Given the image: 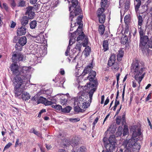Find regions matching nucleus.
Wrapping results in <instances>:
<instances>
[{
	"label": "nucleus",
	"mask_w": 152,
	"mask_h": 152,
	"mask_svg": "<svg viewBox=\"0 0 152 152\" xmlns=\"http://www.w3.org/2000/svg\"><path fill=\"white\" fill-rule=\"evenodd\" d=\"M92 65H90L85 68L82 74L83 76H84L86 74L90 72L89 76L87 77L86 80H89L90 82L87 83L85 87H87L88 89H90L88 93L89 99L86 98L85 95H81L79 98H75L74 102V110L75 111L79 112L87 108L90 104L92 100V97L94 92L96 91L98 83L97 81L95 80L96 76V72L91 70Z\"/></svg>",
	"instance_id": "f257e3e1"
},
{
	"label": "nucleus",
	"mask_w": 152,
	"mask_h": 152,
	"mask_svg": "<svg viewBox=\"0 0 152 152\" xmlns=\"http://www.w3.org/2000/svg\"><path fill=\"white\" fill-rule=\"evenodd\" d=\"M145 68L137 61L134 62L132 65L131 72L134 75V78L138 81L139 86L145 74Z\"/></svg>",
	"instance_id": "f03ea898"
},
{
	"label": "nucleus",
	"mask_w": 152,
	"mask_h": 152,
	"mask_svg": "<svg viewBox=\"0 0 152 152\" xmlns=\"http://www.w3.org/2000/svg\"><path fill=\"white\" fill-rule=\"evenodd\" d=\"M10 69L12 74L16 75L15 77L17 76L21 78L20 76H23L22 78H24L23 79H24L25 78L27 79L30 76V75L28 74L30 71L28 67H19L16 63H14L11 65Z\"/></svg>",
	"instance_id": "7ed1b4c3"
},
{
	"label": "nucleus",
	"mask_w": 152,
	"mask_h": 152,
	"mask_svg": "<svg viewBox=\"0 0 152 152\" xmlns=\"http://www.w3.org/2000/svg\"><path fill=\"white\" fill-rule=\"evenodd\" d=\"M131 130L133 132L132 137L130 139H126L124 140L123 144L126 146L128 145V147L130 148L133 147L137 141V138L136 137L137 136H141L142 137V133L140 129L135 125L132 127Z\"/></svg>",
	"instance_id": "20e7f679"
},
{
	"label": "nucleus",
	"mask_w": 152,
	"mask_h": 152,
	"mask_svg": "<svg viewBox=\"0 0 152 152\" xmlns=\"http://www.w3.org/2000/svg\"><path fill=\"white\" fill-rule=\"evenodd\" d=\"M13 81L15 86L14 92L15 96H18L24 90L23 87L22 86L24 81L22 79L17 76L14 78Z\"/></svg>",
	"instance_id": "39448f33"
},
{
	"label": "nucleus",
	"mask_w": 152,
	"mask_h": 152,
	"mask_svg": "<svg viewBox=\"0 0 152 152\" xmlns=\"http://www.w3.org/2000/svg\"><path fill=\"white\" fill-rule=\"evenodd\" d=\"M108 141L109 142L106 145L105 148L108 151L113 152L116 145L115 136L114 135L110 136L108 139Z\"/></svg>",
	"instance_id": "423d86ee"
},
{
	"label": "nucleus",
	"mask_w": 152,
	"mask_h": 152,
	"mask_svg": "<svg viewBox=\"0 0 152 152\" xmlns=\"http://www.w3.org/2000/svg\"><path fill=\"white\" fill-rule=\"evenodd\" d=\"M69 11L70 12L69 19L71 20V28L70 29V31H72L73 30V29L72 28L74 27L75 26V25L76 24V23H73V24H75V25H72V19L75 16H76L77 15H78L79 13L81 12V10L79 7H76L73 10L72 9V10H70L69 9Z\"/></svg>",
	"instance_id": "0eeeda50"
},
{
	"label": "nucleus",
	"mask_w": 152,
	"mask_h": 152,
	"mask_svg": "<svg viewBox=\"0 0 152 152\" xmlns=\"http://www.w3.org/2000/svg\"><path fill=\"white\" fill-rule=\"evenodd\" d=\"M27 42V39L26 37H21L18 40V43L15 45V48L17 50H21L22 47Z\"/></svg>",
	"instance_id": "6e6552de"
},
{
	"label": "nucleus",
	"mask_w": 152,
	"mask_h": 152,
	"mask_svg": "<svg viewBox=\"0 0 152 152\" xmlns=\"http://www.w3.org/2000/svg\"><path fill=\"white\" fill-rule=\"evenodd\" d=\"M104 11V10L99 9L97 13V16L99 18V22L101 23H103L105 19V15L103 13Z\"/></svg>",
	"instance_id": "1a4fd4ad"
},
{
	"label": "nucleus",
	"mask_w": 152,
	"mask_h": 152,
	"mask_svg": "<svg viewBox=\"0 0 152 152\" xmlns=\"http://www.w3.org/2000/svg\"><path fill=\"white\" fill-rule=\"evenodd\" d=\"M148 41V38L147 36H144L140 37V46L141 47L143 52L144 50L145 51L144 49L145 48L144 46L146 45L147 42Z\"/></svg>",
	"instance_id": "9d476101"
},
{
	"label": "nucleus",
	"mask_w": 152,
	"mask_h": 152,
	"mask_svg": "<svg viewBox=\"0 0 152 152\" xmlns=\"http://www.w3.org/2000/svg\"><path fill=\"white\" fill-rule=\"evenodd\" d=\"M23 55L19 53H14L12 57V59L14 62L15 63L17 61H22L23 58Z\"/></svg>",
	"instance_id": "9b49d317"
},
{
	"label": "nucleus",
	"mask_w": 152,
	"mask_h": 152,
	"mask_svg": "<svg viewBox=\"0 0 152 152\" xmlns=\"http://www.w3.org/2000/svg\"><path fill=\"white\" fill-rule=\"evenodd\" d=\"M65 143H64V145H69L71 144L72 147H75L78 144V140L75 138H74L72 139L71 141H69L65 139Z\"/></svg>",
	"instance_id": "f8f14e48"
},
{
	"label": "nucleus",
	"mask_w": 152,
	"mask_h": 152,
	"mask_svg": "<svg viewBox=\"0 0 152 152\" xmlns=\"http://www.w3.org/2000/svg\"><path fill=\"white\" fill-rule=\"evenodd\" d=\"M26 28L24 26H21L18 28L17 31V33L19 35H25L26 33Z\"/></svg>",
	"instance_id": "ddd939ff"
},
{
	"label": "nucleus",
	"mask_w": 152,
	"mask_h": 152,
	"mask_svg": "<svg viewBox=\"0 0 152 152\" xmlns=\"http://www.w3.org/2000/svg\"><path fill=\"white\" fill-rule=\"evenodd\" d=\"M75 33H70L69 34L70 39L69 40V46H71L75 42ZM76 37H75V38Z\"/></svg>",
	"instance_id": "4468645a"
},
{
	"label": "nucleus",
	"mask_w": 152,
	"mask_h": 152,
	"mask_svg": "<svg viewBox=\"0 0 152 152\" xmlns=\"http://www.w3.org/2000/svg\"><path fill=\"white\" fill-rule=\"evenodd\" d=\"M30 97V95L28 93L26 92H23L22 95V98L23 100H28Z\"/></svg>",
	"instance_id": "2eb2a0df"
},
{
	"label": "nucleus",
	"mask_w": 152,
	"mask_h": 152,
	"mask_svg": "<svg viewBox=\"0 0 152 152\" xmlns=\"http://www.w3.org/2000/svg\"><path fill=\"white\" fill-rule=\"evenodd\" d=\"M28 18L26 16L23 17L21 19V23L22 25L25 26L28 23Z\"/></svg>",
	"instance_id": "dca6fc26"
},
{
	"label": "nucleus",
	"mask_w": 152,
	"mask_h": 152,
	"mask_svg": "<svg viewBox=\"0 0 152 152\" xmlns=\"http://www.w3.org/2000/svg\"><path fill=\"white\" fill-rule=\"evenodd\" d=\"M119 64L118 63L115 62L112 66V69L114 72H117L119 69Z\"/></svg>",
	"instance_id": "f3484780"
},
{
	"label": "nucleus",
	"mask_w": 152,
	"mask_h": 152,
	"mask_svg": "<svg viewBox=\"0 0 152 152\" xmlns=\"http://www.w3.org/2000/svg\"><path fill=\"white\" fill-rule=\"evenodd\" d=\"M124 53V51L122 49H120L118 51L117 56V59L118 61L121 60V58L123 57Z\"/></svg>",
	"instance_id": "a211bd4d"
},
{
	"label": "nucleus",
	"mask_w": 152,
	"mask_h": 152,
	"mask_svg": "<svg viewBox=\"0 0 152 152\" xmlns=\"http://www.w3.org/2000/svg\"><path fill=\"white\" fill-rule=\"evenodd\" d=\"M107 0H102L101 3V8H99V9H103L104 11L105 10V7L107 5Z\"/></svg>",
	"instance_id": "6ab92c4d"
},
{
	"label": "nucleus",
	"mask_w": 152,
	"mask_h": 152,
	"mask_svg": "<svg viewBox=\"0 0 152 152\" xmlns=\"http://www.w3.org/2000/svg\"><path fill=\"white\" fill-rule=\"evenodd\" d=\"M138 28H141L142 27L141 26L142 24L143 20L142 17L139 15L138 17Z\"/></svg>",
	"instance_id": "aec40b11"
},
{
	"label": "nucleus",
	"mask_w": 152,
	"mask_h": 152,
	"mask_svg": "<svg viewBox=\"0 0 152 152\" xmlns=\"http://www.w3.org/2000/svg\"><path fill=\"white\" fill-rule=\"evenodd\" d=\"M108 42L107 40L104 41L103 43V47L104 51H106L108 49Z\"/></svg>",
	"instance_id": "412c9836"
},
{
	"label": "nucleus",
	"mask_w": 152,
	"mask_h": 152,
	"mask_svg": "<svg viewBox=\"0 0 152 152\" xmlns=\"http://www.w3.org/2000/svg\"><path fill=\"white\" fill-rule=\"evenodd\" d=\"M82 42H78L77 44L76 45L74 49H76L77 51L79 52L81 50V48L82 46Z\"/></svg>",
	"instance_id": "4be33fe9"
},
{
	"label": "nucleus",
	"mask_w": 152,
	"mask_h": 152,
	"mask_svg": "<svg viewBox=\"0 0 152 152\" xmlns=\"http://www.w3.org/2000/svg\"><path fill=\"white\" fill-rule=\"evenodd\" d=\"M76 151L77 152H86V148L84 146H82L80 148L77 147L76 148Z\"/></svg>",
	"instance_id": "5701e85b"
},
{
	"label": "nucleus",
	"mask_w": 152,
	"mask_h": 152,
	"mask_svg": "<svg viewBox=\"0 0 152 152\" xmlns=\"http://www.w3.org/2000/svg\"><path fill=\"white\" fill-rule=\"evenodd\" d=\"M79 26L77 30L75 32V34L76 35L77 34H77H80L81 33H83V32H82V26L81 25H79Z\"/></svg>",
	"instance_id": "b1692460"
},
{
	"label": "nucleus",
	"mask_w": 152,
	"mask_h": 152,
	"mask_svg": "<svg viewBox=\"0 0 152 152\" xmlns=\"http://www.w3.org/2000/svg\"><path fill=\"white\" fill-rule=\"evenodd\" d=\"M99 31L101 34H103L104 31V26L103 25H101L99 26Z\"/></svg>",
	"instance_id": "393cba45"
},
{
	"label": "nucleus",
	"mask_w": 152,
	"mask_h": 152,
	"mask_svg": "<svg viewBox=\"0 0 152 152\" xmlns=\"http://www.w3.org/2000/svg\"><path fill=\"white\" fill-rule=\"evenodd\" d=\"M129 133V130L128 126L126 125H124V127L123 135L125 136L127 135Z\"/></svg>",
	"instance_id": "a878e982"
},
{
	"label": "nucleus",
	"mask_w": 152,
	"mask_h": 152,
	"mask_svg": "<svg viewBox=\"0 0 152 152\" xmlns=\"http://www.w3.org/2000/svg\"><path fill=\"white\" fill-rule=\"evenodd\" d=\"M45 101V98H43L42 97H40L38 98V100L37 101V104H39L40 103H44Z\"/></svg>",
	"instance_id": "bb28decb"
},
{
	"label": "nucleus",
	"mask_w": 152,
	"mask_h": 152,
	"mask_svg": "<svg viewBox=\"0 0 152 152\" xmlns=\"http://www.w3.org/2000/svg\"><path fill=\"white\" fill-rule=\"evenodd\" d=\"M72 108L69 106H67L66 107L62 108V111L65 113H69L71 110Z\"/></svg>",
	"instance_id": "cd10ccee"
},
{
	"label": "nucleus",
	"mask_w": 152,
	"mask_h": 152,
	"mask_svg": "<svg viewBox=\"0 0 152 152\" xmlns=\"http://www.w3.org/2000/svg\"><path fill=\"white\" fill-rule=\"evenodd\" d=\"M137 3H135V11L137 12V11L138 10V9L140 7L141 4V1H139L136 2Z\"/></svg>",
	"instance_id": "c85d7f7f"
},
{
	"label": "nucleus",
	"mask_w": 152,
	"mask_h": 152,
	"mask_svg": "<svg viewBox=\"0 0 152 152\" xmlns=\"http://www.w3.org/2000/svg\"><path fill=\"white\" fill-rule=\"evenodd\" d=\"M30 27L31 28H34L37 26V22L35 20L33 21L30 23Z\"/></svg>",
	"instance_id": "c756f323"
},
{
	"label": "nucleus",
	"mask_w": 152,
	"mask_h": 152,
	"mask_svg": "<svg viewBox=\"0 0 152 152\" xmlns=\"http://www.w3.org/2000/svg\"><path fill=\"white\" fill-rule=\"evenodd\" d=\"M33 8L32 7H28L26 8V14L28 15V14L30 13H31L32 11V9Z\"/></svg>",
	"instance_id": "7c9ffc66"
},
{
	"label": "nucleus",
	"mask_w": 152,
	"mask_h": 152,
	"mask_svg": "<svg viewBox=\"0 0 152 152\" xmlns=\"http://www.w3.org/2000/svg\"><path fill=\"white\" fill-rule=\"evenodd\" d=\"M26 6L25 2L23 0H20L18 4V7H24Z\"/></svg>",
	"instance_id": "2f4dec72"
},
{
	"label": "nucleus",
	"mask_w": 152,
	"mask_h": 152,
	"mask_svg": "<svg viewBox=\"0 0 152 152\" xmlns=\"http://www.w3.org/2000/svg\"><path fill=\"white\" fill-rule=\"evenodd\" d=\"M91 52V49L89 47L86 48L85 49V53L86 55L87 56Z\"/></svg>",
	"instance_id": "473e14b6"
},
{
	"label": "nucleus",
	"mask_w": 152,
	"mask_h": 152,
	"mask_svg": "<svg viewBox=\"0 0 152 152\" xmlns=\"http://www.w3.org/2000/svg\"><path fill=\"white\" fill-rule=\"evenodd\" d=\"M79 36L77 38V40L78 41L80 40H82L83 39L84 37V35L83 33H81L80 34H79Z\"/></svg>",
	"instance_id": "72a5a7b5"
},
{
	"label": "nucleus",
	"mask_w": 152,
	"mask_h": 152,
	"mask_svg": "<svg viewBox=\"0 0 152 152\" xmlns=\"http://www.w3.org/2000/svg\"><path fill=\"white\" fill-rule=\"evenodd\" d=\"M34 39L37 42H40L41 41V38L39 36L34 37Z\"/></svg>",
	"instance_id": "f704fd0d"
},
{
	"label": "nucleus",
	"mask_w": 152,
	"mask_h": 152,
	"mask_svg": "<svg viewBox=\"0 0 152 152\" xmlns=\"http://www.w3.org/2000/svg\"><path fill=\"white\" fill-rule=\"evenodd\" d=\"M28 18H29L30 19H32L34 16V12H32L31 13H29L28 14Z\"/></svg>",
	"instance_id": "c9c22d12"
},
{
	"label": "nucleus",
	"mask_w": 152,
	"mask_h": 152,
	"mask_svg": "<svg viewBox=\"0 0 152 152\" xmlns=\"http://www.w3.org/2000/svg\"><path fill=\"white\" fill-rule=\"evenodd\" d=\"M129 18L130 15H126L125 16L124 18V22L126 23L127 24L129 22Z\"/></svg>",
	"instance_id": "e433bc0d"
},
{
	"label": "nucleus",
	"mask_w": 152,
	"mask_h": 152,
	"mask_svg": "<svg viewBox=\"0 0 152 152\" xmlns=\"http://www.w3.org/2000/svg\"><path fill=\"white\" fill-rule=\"evenodd\" d=\"M52 107L55 108V109L56 110H62V109L61 106L59 105H52Z\"/></svg>",
	"instance_id": "4c0bfd02"
},
{
	"label": "nucleus",
	"mask_w": 152,
	"mask_h": 152,
	"mask_svg": "<svg viewBox=\"0 0 152 152\" xmlns=\"http://www.w3.org/2000/svg\"><path fill=\"white\" fill-rule=\"evenodd\" d=\"M52 102L51 101H48L46 98H45V102L44 103V104L47 106V105H51L52 104Z\"/></svg>",
	"instance_id": "58836bf2"
},
{
	"label": "nucleus",
	"mask_w": 152,
	"mask_h": 152,
	"mask_svg": "<svg viewBox=\"0 0 152 152\" xmlns=\"http://www.w3.org/2000/svg\"><path fill=\"white\" fill-rule=\"evenodd\" d=\"M82 18V16L81 15L79 16L77 18V23L78 25H81V23Z\"/></svg>",
	"instance_id": "ea45409f"
},
{
	"label": "nucleus",
	"mask_w": 152,
	"mask_h": 152,
	"mask_svg": "<svg viewBox=\"0 0 152 152\" xmlns=\"http://www.w3.org/2000/svg\"><path fill=\"white\" fill-rule=\"evenodd\" d=\"M80 119L78 118H70L69 119V120L71 122H77L79 121Z\"/></svg>",
	"instance_id": "a19ab883"
},
{
	"label": "nucleus",
	"mask_w": 152,
	"mask_h": 152,
	"mask_svg": "<svg viewBox=\"0 0 152 152\" xmlns=\"http://www.w3.org/2000/svg\"><path fill=\"white\" fill-rule=\"evenodd\" d=\"M61 104V105H64L67 103V100L65 99H61L60 101Z\"/></svg>",
	"instance_id": "79ce46f5"
},
{
	"label": "nucleus",
	"mask_w": 152,
	"mask_h": 152,
	"mask_svg": "<svg viewBox=\"0 0 152 152\" xmlns=\"http://www.w3.org/2000/svg\"><path fill=\"white\" fill-rule=\"evenodd\" d=\"M139 32L140 35V37L144 36V32L143 30L142 29V28H139Z\"/></svg>",
	"instance_id": "37998d69"
},
{
	"label": "nucleus",
	"mask_w": 152,
	"mask_h": 152,
	"mask_svg": "<svg viewBox=\"0 0 152 152\" xmlns=\"http://www.w3.org/2000/svg\"><path fill=\"white\" fill-rule=\"evenodd\" d=\"M110 59L112 61L115 62V55L114 54L111 55V56L110 58Z\"/></svg>",
	"instance_id": "c03bdc74"
},
{
	"label": "nucleus",
	"mask_w": 152,
	"mask_h": 152,
	"mask_svg": "<svg viewBox=\"0 0 152 152\" xmlns=\"http://www.w3.org/2000/svg\"><path fill=\"white\" fill-rule=\"evenodd\" d=\"M115 63V62L112 61L111 60L109 59L108 62V65L109 66H111Z\"/></svg>",
	"instance_id": "a18cd8bd"
},
{
	"label": "nucleus",
	"mask_w": 152,
	"mask_h": 152,
	"mask_svg": "<svg viewBox=\"0 0 152 152\" xmlns=\"http://www.w3.org/2000/svg\"><path fill=\"white\" fill-rule=\"evenodd\" d=\"M34 134L37 135V136L40 137L41 136V133L35 130L34 131Z\"/></svg>",
	"instance_id": "49530a36"
},
{
	"label": "nucleus",
	"mask_w": 152,
	"mask_h": 152,
	"mask_svg": "<svg viewBox=\"0 0 152 152\" xmlns=\"http://www.w3.org/2000/svg\"><path fill=\"white\" fill-rule=\"evenodd\" d=\"M129 32V35H130L131 33H130V31L129 32V29L128 28H126L125 31H124V34H125L126 36H128L127 35V34H128V33Z\"/></svg>",
	"instance_id": "de8ad7c7"
},
{
	"label": "nucleus",
	"mask_w": 152,
	"mask_h": 152,
	"mask_svg": "<svg viewBox=\"0 0 152 152\" xmlns=\"http://www.w3.org/2000/svg\"><path fill=\"white\" fill-rule=\"evenodd\" d=\"M121 117L118 118H116V123L118 124L119 125L121 123Z\"/></svg>",
	"instance_id": "09e8293b"
},
{
	"label": "nucleus",
	"mask_w": 152,
	"mask_h": 152,
	"mask_svg": "<svg viewBox=\"0 0 152 152\" xmlns=\"http://www.w3.org/2000/svg\"><path fill=\"white\" fill-rule=\"evenodd\" d=\"M12 144L10 143H8L4 147V150L7 149L8 148H9L10 147L11 145Z\"/></svg>",
	"instance_id": "8fccbe9b"
},
{
	"label": "nucleus",
	"mask_w": 152,
	"mask_h": 152,
	"mask_svg": "<svg viewBox=\"0 0 152 152\" xmlns=\"http://www.w3.org/2000/svg\"><path fill=\"white\" fill-rule=\"evenodd\" d=\"M148 45L149 48H152V40L149 41Z\"/></svg>",
	"instance_id": "3c124183"
},
{
	"label": "nucleus",
	"mask_w": 152,
	"mask_h": 152,
	"mask_svg": "<svg viewBox=\"0 0 152 152\" xmlns=\"http://www.w3.org/2000/svg\"><path fill=\"white\" fill-rule=\"evenodd\" d=\"M151 98V94H149L145 99V101H147L150 99Z\"/></svg>",
	"instance_id": "603ef678"
},
{
	"label": "nucleus",
	"mask_w": 152,
	"mask_h": 152,
	"mask_svg": "<svg viewBox=\"0 0 152 152\" xmlns=\"http://www.w3.org/2000/svg\"><path fill=\"white\" fill-rule=\"evenodd\" d=\"M38 98L37 97V96H34V97H33L32 98L31 100L33 101H36L37 100H38Z\"/></svg>",
	"instance_id": "864d4df0"
},
{
	"label": "nucleus",
	"mask_w": 152,
	"mask_h": 152,
	"mask_svg": "<svg viewBox=\"0 0 152 152\" xmlns=\"http://www.w3.org/2000/svg\"><path fill=\"white\" fill-rule=\"evenodd\" d=\"M109 102V99L108 97H107L104 103V106L106 105Z\"/></svg>",
	"instance_id": "5fc2aeb1"
},
{
	"label": "nucleus",
	"mask_w": 152,
	"mask_h": 152,
	"mask_svg": "<svg viewBox=\"0 0 152 152\" xmlns=\"http://www.w3.org/2000/svg\"><path fill=\"white\" fill-rule=\"evenodd\" d=\"M70 48L69 47V46H68L67 47V49L66 50L65 52V54L66 56H67L68 55V53L69 52V50Z\"/></svg>",
	"instance_id": "6e6d98bb"
},
{
	"label": "nucleus",
	"mask_w": 152,
	"mask_h": 152,
	"mask_svg": "<svg viewBox=\"0 0 152 152\" xmlns=\"http://www.w3.org/2000/svg\"><path fill=\"white\" fill-rule=\"evenodd\" d=\"M15 25H16V23L15 22L12 21V22L11 24L10 27L11 28H14L15 27Z\"/></svg>",
	"instance_id": "4d7b16f0"
},
{
	"label": "nucleus",
	"mask_w": 152,
	"mask_h": 152,
	"mask_svg": "<svg viewBox=\"0 0 152 152\" xmlns=\"http://www.w3.org/2000/svg\"><path fill=\"white\" fill-rule=\"evenodd\" d=\"M120 74L118 73V75L116 76V78H117V86H118V82L119 80V76H120Z\"/></svg>",
	"instance_id": "13d9d810"
},
{
	"label": "nucleus",
	"mask_w": 152,
	"mask_h": 152,
	"mask_svg": "<svg viewBox=\"0 0 152 152\" xmlns=\"http://www.w3.org/2000/svg\"><path fill=\"white\" fill-rule=\"evenodd\" d=\"M37 0H30V2L32 4H35L37 1Z\"/></svg>",
	"instance_id": "bf43d9fd"
},
{
	"label": "nucleus",
	"mask_w": 152,
	"mask_h": 152,
	"mask_svg": "<svg viewBox=\"0 0 152 152\" xmlns=\"http://www.w3.org/2000/svg\"><path fill=\"white\" fill-rule=\"evenodd\" d=\"M122 120L124 122L125 119V113H124L123 115L122 116V118H121Z\"/></svg>",
	"instance_id": "052dcab7"
},
{
	"label": "nucleus",
	"mask_w": 152,
	"mask_h": 152,
	"mask_svg": "<svg viewBox=\"0 0 152 152\" xmlns=\"http://www.w3.org/2000/svg\"><path fill=\"white\" fill-rule=\"evenodd\" d=\"M126 4L127 5V8H128V6L130 5V0H126Z\"/></svg>",
	"instance_id": "680f3d73"
},
{
	"label": "nucleus",
	"mask_w": 152,
	"mask_h": 152,
	"mask_svg": "<svg viewBox=\"0 0 152 152\" xmlns=\"http://www.w3.org/2000/svg\"><path fill=\"white\" fill-rule=\"evenodd\" d=\"M11 5L12 7H14L15 6L16 4L14 1H13L11 3Z\"/></svg>",
	"instance_id": "e2e57ef3"
},
{
	"label": "nucleus",
	"mask_w": 152,
	"mask_h": 152,
	"mask_svg": "<svg viewBox=\"0 0 152 152\" xmlns=\"http://www.w3.org/2000/svg\"><path fill=\"white\" fill-rule=\"evenodd\" d=\"M132 87L134 88H135L136 86V82L134 81H133L132 82Z\"/></svg>",
	"instance_id": "0e129e2a"
},
{
	"label": "nucleus",
	"mask_w": 152,
	"mask_h": 152,
	"mask_svg": "<svg viewBox=\"0 0 152 152\" xmlns=\"http://www.w3.org/2000/svg\"><path fill=\"white\" fill-rule=\"evenodd\" d=\"M149 13L151 15V17H152V7L149 9Z\"/></svg>",
	"instance_id": "69168bd1"
},
{
	"label": "nucleus",
	"mask_w": 152,
	"mask_h": 152,
	"mask_svg": "<svg viewBox=\"0 0 152 152\" xmlns=\"http://www.w3.org/2000/svg\"><path fill=\"white\" fill-rule=\"evenodd\" d=\"M119 5L120 6H121V5L124 3L125 0H119Z\"/></svg>",
	"instance_id": "338daca9"
},
{
	"label": "nucleus",
	"mask_w": 152,
	"mask_h": 152,
	"mask_svg": "<svg viewBox=\"0 0 152 152\" xmlns=\"http://www.w3.org/2000/svg\"><path fill=\"white\" fill-rule=\"evenodd\" d=\"M46 147L48 150H49L50 149L52 148V147L50 145H48L46 144Z\"/></svg>",
	"instance_id": "774afa93"
}]
</instances>
